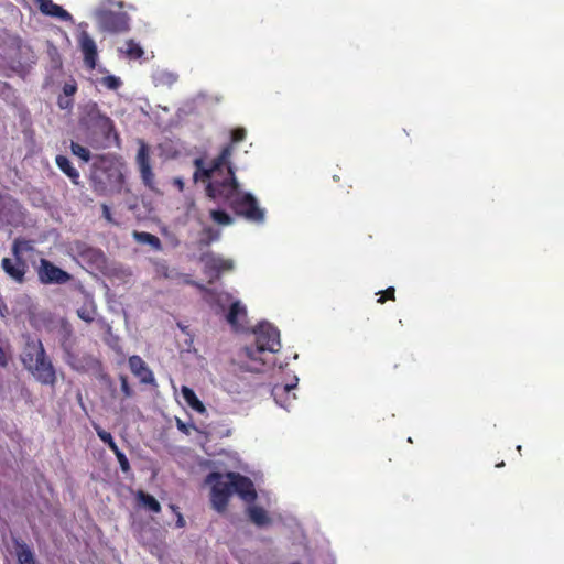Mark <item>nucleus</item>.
I'll return each instance as SVG.
<instances>
[{
    "label": "nucleus",
    "instance_id": "1",
    "mask_svg": "<svg viewBox=\"0 0 564 564\" xmlns=\"http://www.w3.org/2000/svg\"><path fill=\"white\" fill-rule=\"evenodd\" d=\"M206 194L213 200L228 204L237 216L243 217L248 221L256 224L264 221L265 212L259 206L256 197L239 189L234 167L228 166L227 174L223 180H216L206 186Z\"/></svg>",
    "mask_w": 564,
    "mask_h": 564
},
{
    "label": "nucleus",
    "instance_id": "2",
    "mask_svg": "<svg viewBox=\"0 0 564 564\" xmlns=\"http://www.w3.org/2000/svg\"><path fill=\"white\" fill-rule=\"evenodd\" d=\"M254 335V345L243 347L240 357L247 359V370L262 372L268 364L263 355L276 352L281 348L280 332L272 324L263 322L256 327Z\"/></svg>",
    "mask_w": 564,
    "mask_h": 564
},
{
    "label": "nucleus",
    "instance_id": "3",
    "mask_svg": "<svg viewBox=\"0 0 564 564\" xmlns=\"http://www.w3.org/2000/svg\"><path fill=\"white\" fill-rule=\"evenodd\" d=\"M128 10H135L133 4L123 0H99L93 11V18L97 29L102 33L120 34L130 30L131 18Z\"/></svg>",
    "mask_w": 564,
    "mask_h": 564
},
{
    "label": "nucleus",
    "instance_id": "4",
    "mask_svg": "<svg viewBox=\"0 0 564 564\" xmlns=\"http://www.w3.org/2000/svg\"><path fill=\"white\" fill-rule=\"evenodd\" d=\"M79 123L88 132L93 145L106 148L112 143L119 144L113 121L101 112L96 102L86 105Z\"/></svg>",
    "mask_w": 564,
    "mask_h": 564
},
{
    "label": "nucleus",
    "instance_id": "5",
    "mask_svg": "<svg viewBox=\"0 0 564 564\" xmlns=\"http://www.w3.org/2000/svg\"><path fill=\"white\" fill-rule=\"evenodd\" d=\"M21 360L40 383L51 387L56 384V370L40 339L29 338L26 340Z\"/></svg>",
    "mask_w": 564,
    "mask_h": 564
},
{
    "label": "nucleus",
    "instance_id": "6",
    "mask_svg": "<svg viewBox=\"0 0 564 564\" xmlns=\"http://www.w3.org/2000/svg\"><path fill=\"white\" fill-rule=\"evenodd\" d=\"M90 185L99 196L120 194L124 185V175L120 167L108 160L95 162L90 172Z\"/></svg>",
    "mask_w": 564,
    "mask_h": 564
},
{
    "label": "nucleus",
    "instance_id": "7",
    "mask_svg": "<svg viewBox=\"0 0 564 564\" xmlns=\"http://www.w3.org/2000/svg\"><path fill=\"white\" fill-rule=\"evenodd\" d=\"M232 155V145H225L219 155L215 158L209 167H206L204 164V160L198 158L195 159L194 165L196 167L194 172V181H208L207 186H209L216 180H223V177L227 174L228 166L232 167L230 162V156Z\"/></svg>",
    "mask_w": 564,
    "mask_h": 564
},
{
    "label": "nucleus",
    "instance_id": "8",
    "mask_svg": "<svg viewBox=\"0 0 564 564\" xmlns=\"http://www.w3.org/2000/svg\"><path fill=\"white\" fill-rule=\"evenodd\" d=\"M207 481L214 482L210 490L213 508L218 512H224L227 509L230 496L234 494L230 479L227 478V474L210 473Z\"/></svg>",
    "mask_w": 564,
    "mask_h": 564
},
{
    "label": "nucleus",
    "instance_id": "9",
    "mask_svg": "<svg viewBox=\"0 0 564 564\" xmlns=\"http://www.w3.org/2000/svg\"><path fill=\"white\" fill-rule=\"evenodd\" d=\"M36 274L40 283L44 285H62L68 283L73 279L72 274L45 258L40 259L39 265L36 267Z\"/></svg>",
    "mask_w": 564,
    "mask_h": 564
},
{
    "label": "nucleus",
    "instance_id": "10",
    "mask_svg": "<svg viewBox=\"0 0 564 564\" xmlns=\"http://www.w3.org/2000/svg\"><path fill=\"white\" fill-rule=\"evenodd\" d=\"M137 164L139 166L140 176L144 186L152 192H158L155 186V175L150 163L149 149L145 144H142L138 150Z\"/></svg>",
    "mask_w": 564,
    "mask_h": 564
},
{
    "label": "nucleus",
    "instance_id": "11",
    "mask_svg": "<svg viewBox=\"0 0 564 564\" xmlns=\"http://www.w3.org/2000/svg\"><path fill=\"white\" fill-rule=\"evenodd\" d=\"M227 478L230 479L232 491L238 494L241 499L247 502L256 500L257 492L250 478L232 471L227 473Z\"/></svg>",
    "mask_w": 564,
    "mask_h": 564
},
{
    "label": "nucleus",
    "instance_id": "12",
    "mask_svg": "<svg viewBox=\"0 0 564 564\" xmlns=\"http://www.w3.org/2000/svg\"><path fill=\"white\" fill-rule=\"evenodd\" d=\"M78 43L84 56L85 66L88 69H95L97 65L98 51L94 39L87 32H82Z\"/></svg>",
    "mask_w": 564,
    "mask_h": 564
},
{
    "label": "nucleus",
    "instance_id": "13",
    "mask_svg": "<svg viewBox=\"0 0 564 564\" xmlns=\"http://www.w3.org/2000/svg\"><path fill=\"white\" fill-rule=\"evenodd\" d=\"M1 268L13 281L17 283H23L25 281V273L28 271V264L24 258H3L1 261Z\"/></svg>",
    "mask_w": 564,
    "mask_h": 564
},
{
    "label": "nucleus",
    "instance_id": "14",
    "mask_svg": "<svg viewBox=\"0 0 564 564\" xmlns=\"http://www.w3.org/2000/svg\"><path fill=\"white\" fill-rule=\"evenodd\" d=\"M67 364L78 372L99 371L101 369V362L87 354L79 357L68 351Z\"/></svg>",
    "mask_w": 564,
    "mask_h": 564
},
{
    "label": "nucleus",
    "instance_id": "15",
    "mask_svg": "<svg viewBox=\"0 0 564 564\" xmlns=\"http://www.w3.org/2000/svg\"><path fill=\"white\" fill-rule=\"evenodd\" d=\"M129 367L131 372L140 379L142 383L149 384L154 382L152 370L147 366L145 361L138 355L129 358Z\"/></svg>",
    "mask_w": 564,
    "mask_h": 564
},
{
    "label": "nucleus",
    "instance_id": "16",
    "mask_svg": "<svg viewBox=\"0 0 564 564\" xmlns=\"http://www.w3.org/2000/svg\"><path fill=\"white\" fill-rule=\"evenodd\" d=\"M185 282L187 284L194 285L200 292L205 293L207 301H209L212 304L218 305L221 308H224L225 305L231 300V295L227 292H218L216 290L208 289L205 285L188 279Z\"/></svg>",
    "mask_w": 564,
    "mask_h": 564
},
{
    "label": "nucleus",
    "instance_id": "17",
    "mask_svg": "<svg viewBox=\"0 0 564 564\" xmlns=\"http://www.w3.org/2000/svg\"><path fill=\"white\" fill-rule=\"evenodd\" d=\"M37 4L40 11L45 15L58 18L62 21L72 20V14L52 0H40Z\"/></svg>",
    "mask_w": 564,
    "mask_h": 564
},
{
    "label": "nucleus",
    "instance_id": "18",
    "mask_svg": "<svg viewBox=\"0 0 564 564\" xmlns=\"http://www.w3.org/2000/svg\"><path fill=\"white\" fill-rule=\"evenodd\" d=\"M247 310L246 306L241 304L240 301H235L230 304L229 311L226 315L227 323L231 326V328L238 330L241 326L240 321L246 319Z\"/></svg>",
    "mask_w": 564,
    "mask_h": 564
},
{
    "label": "nucleus",
    "instance_id": "19",
    "mask_svg": "<svg viewBox=\"0 0 564 564\" xmlns=\"http://www.w3.org/2000/svg\"><path fill=\"white\" fill-rule=\"evenodd\" d=\"M55 162H56V165L58 166V169L69 177V180L72 181V183L74 185L79 184L80 175H79L78 171L73 166V164L70 163V161L68 160L67 156L57 155L55 159Z\"/></svg>",
    "mask_w": 564,
    "mask_h": 564
},
{
    "label": "nucleus",
    "instance_id": "20",
    "mask_svg": "<svg viewBox=\"0 0 564 564\" xmlns=\"http://www.w3.org/2000/svg\"><path fill=\"white\" fill-rule=\"evenodd\" d=\"M14 546L19 564H36L32 550L24 541L14 540Z\"/></svg>",
    "mask_w": 564,
    "mask_h": 564
},
{
    "label": "nucleus",
    "instance_id": "21",
    "mask_svg": "<svg viewBox=\"0 0 564 564\" xmlns=\"http://www.w3.org/2000/svg\"><path fill=\"white\" fill-rule=\"evenodd\" d=\"M11 250L14 258H23L25 253L35 251L34 242L32 240L18 237L13 240Z\"/></svg>",
    "mask_w": 564,
    "mask_h": 564
},
{
    "label": "nucleus",
    "instance_id": "22",
    "mask_svg": "<svg viewBox=\"0 0 564 564\" xmlns=\"http://www.w3.org/2000/svg\"><path fill=\"white\" fill-rule=\"evenodd\" d=\"M249 519L258 527H265L270 524L271 519L268 512L259 506H251L248 508Z\"/></svg>",
    "mask_w": 564,
    "mask_h": 564
},
{
    "label": "nucleus",
    "instance_id": "23",
    "mask_svg": "<svg viewBox=\"0 0 564 564\" xmlns=\"http://www.w3.org/2000/svg\"><path fill=\"white\" fill-rule=\"evenodd\" d=\"M134 240L139 243H145L152 247V249L160 251L162 250V242L159 237L145 231H137L132 232Z\"/></svg>",
    "mask_w": 564,
    "mask_h": 564
},
{
    "label": "nucleus",
    "instance_id": "24",
    "mask_svg": "<svg viewBox=\"0 0 564 564\" xmlns=\"http://www.w3.org/2000/svg\"><path fill=\"white\" fill-rule=\"evenodd\" d=\"M182 395L185 402L196 412L204 413L206 411L203 402L197 398L193 389L188 387H182Z\"/></svg>",
    "mask_w": 564,
    "mask_h": 564
},
{
    "label": "nucleus",
    "instance_id": "25",
    "mask_svg": "<svg viewBox=\"0 0 564 564\" xmlns=\"http://www.w3.org/2000/svg\"><path fill=\"white\" fill-rule=\"evenodd\" d=\"M138 501L147 509L154 513H159L161 511L160 502L150 494L139 490L137 494Z\"/></svg>",
    "mask_w": 564,
    "mask_h": 564
},
{
    "label": "nucleus",
    "instance_id": "26",
    "mask_svg": "<svg viewBox=\"0 0 564 564\" xmlns=\"http://www.w3.org/2000/svg\"><path fill=\"white\" fill-rule=\"evenodd\" d=\"M209 268H206L207 272H215V278H218L223 272L230 271L232 269V262L221 258H213L209 262Z\"/></svg>",
    "mask_w": 564,
    "mask_h": 564
},
{
    "label": "nucleus",
    "instance_id": "27",
    "mask_svg": "<svg viewBox=\"0 0 564 564\" xmlns=\"http://www.w3.org/2000/svg\"><path fill=\"white\" fill-rule=\"evenodd\" d=\"M220 238V231L210 226H206L200 231L199 243L202 246H209L212 242Z\"/></svg>",
    "mask_w": 564,
    "mask_h": 564
},
{
    "label": "nucleus",
    "instance_id": "28",
    "mask_svg": "<svg viewBox=\"0 0 564 564\" xmlns=\"http://www.w3.org/2000/svg\"><path fill=\"white\" fill-rule=\"evenodd\" d=\"M124 53H126L127 57H129L130 59H139L144 54L141 45L139 43H137L134 40H128L126 42Z\"/></svg>",
    "mask_w": 564,
    "mask_h": 564
},
{
    "label": "nucleus",
    "instance_id": "29",
    "mask_svg": "<svg viewBox=\"0 0 564 564\" xmlns=\"http://www.w3.org/2000/svg\"><path fill=\"white\" fill-rule=\"evenodd\" d=\"M209 215L213 221L221 226H229L234 223V218L221 209H212Z\"/></svg>",
    "mask_w": 564,
    "mask_h": 564
},
{
    "label": "nucleus",
    "instance_id": "30",
    "mask_svg": "<svg viewBox=\"0 0 564 564\" xmlns=\"http://www.w3.org/2000/svg\"><path fill=\"white\" fill-rule=\"evenodd\" d=\"M72 153L78 158H80L84 162H88L90 160V152L87 148L80 145L77 142L70 143Z\"/></svg>",
    "mask_w": 564,
    "mask_h": 564
},
{
    "label": "nucleus",
    "instance_id": "31",
    "mask_svg": "<svg viewBox=\"0 0 564 564\" xmlns=\"http://www.w3.org/2000/svg\"><path fill=\"white\" fill-rule=\"evenodd\" d=\"M100 82L105 87H107L110 90H117L122 85L120 78L113 75L105 76L101 78Z\"/></svg>",
    "mask_w": 564,
    "mask_h": 564
},
{
    "label": "nucleus",
    "instance_id": "32",
    "mask_svg": "<svg viewBox=\"0 0 564 564\" xmlns=\"http://www.w3.org/2000/svg\"><path fill=\"white\" fill-rule=\"evenodd\" d=\"M95 310L88 307L77 310L78 317L86 323H91L95 319Z\"/></svg>",
    "mask_w": 564,
    "mask_h": 564
},
{
    "label": "nucleus",
    "instance_id": "33",
    "mask_svg": "<svg viewBox=\"0 0 564 564\" xmlns=\"http://www.w3.org/2000/svg\"><path fill=\"white\" fill-rule=\"evenodd\" d=\"M378 294H380L379 299L377 300L378 303L380 304H383L387 300H392L394 301V294H395V290L393 286H389L388 289H386L384 291L382 292H379Z\"/></svg>",
    "mask_w": 564,
    "mask_h": 564
},
{
    "label": "nucleus",
    "instance_id": "34",
    "mask_svg": "<svg viewBox=\"0 0 564 564\" xmlns=\"http://www.w3.org/2000/svg\"><path fill=\"white\" fill-rule=\"evenodd\" d=\"M95 427V431L98 435V437L105 443V444H110L113 440L111 433L105 431L104 429H101L99 425H94Z\"/></svg>",
    "mask_w": 564,
    "mask_h": 564
},
{
    "label": "nucleus",
    "instance_id": "35",
    "mask_svg": "<svg viewBox=\"0 0 564 564\" xmlns=\"http://www.w3.org/2000/svg\"><path fill=\"white\" fill-rule=\"evenodd\" d=\"M57 105L63 110H69L73 108L74 101L70 97L61 95L57 98Z\"/></svg>",
    "mask_w": 564,
    "mask_h": 564
},
{
    "label": "nucleus",
    "instance_id": "36",
    "mask_svg": "<svg viewBox=\"0 0 564 564\" xmlns=\"http://www.w3.org/2000/svg\"><path fill=\"white\" fill-rule=\"evenodd\" d=\"M246 130L243 128H236L231 131V145L234 147V143H238L246 138Z\"/></svg>",
    "mask_w": 564,
    "mask_h": 564
},
{
    "label": "nucleus",
    "instance_id": "37",
    "mask_svg": "<svg viewBox=\"0 0 564 564\" xmlns=\"http://www.w3.org/2000/svg\"><path fill=\"white\" fill-rule=\"evenodd\" d=\"M62 89L64 96L72 97L77 91V84L74 79H72L70 82L65 83Z\"/></svg>",
    "mask_w": 564,
    "mask_h": 564
},
{
    "label": "nucleus",
    "instance_id": "38",
    "mask_svg": "<svg viewBox=\"0 0 564 564\" xmlns=\"http://www.w3.org/2000/svg\"><path fill=\"white\" fill-rule=\"evenodd\" d=\"M117 459H118V463L120 465V469L122 470V473L128 474L131 471L130 463H129L127 456L124 455V453H122L121 455L118 454Z\"/></svg>",
    "mask_w": 564,
    "mask_h": 564
},
{
    "label": "nucleus",
    "instance_id": "39",
    "mask_svg": "<svg viewBox=\"0 0 564 564\" xmlns=\"http://www.w3.org/2000/svg\"><path fill=\"white\" fill-rule=\"evenodd\" d=\"M121 391L124 393L127 398L131 397L133 391L129 386L128 379L126 376H120Z\"/></svg>",
    "mask_w": 564,
    "mask_h": 564
},
{
    "label": "nucleus",
    "instance_id": "40",
    "mask_svg": "<svg viewBox=\"0 0 564 564\" xmlns=\"http://www.w3.org/2000/svg\"><path fill=\"white\" fill-rule=\"evenodd\" d=\"M293 389V386L286 384L283 387H274L273 388V395L276 399L280 393H289Z\"/></svg>",
    "mask_w": 564,
    "mask_h": 564
},
{
    "label": "nucleus",
    "instance_id": "41",
    "mask_svg": "<svg viewBox=\"0 0 564 564\" xmlns=\"http://www.w3.org/2000/svg\"><path fill=\"white\" fill-rule=\"evenodd\" d=\"M101 210H102V216L104 218L109 221V223H112L113 219H112V215H111V212H110V208L107 204H102L101 205Z\"/></svg>",
    "mask_w": 564,
    "mask_h": 564
},
{
    "label": "nucleus",
    "instance_id": "42",
    "mask_svg": "<svg viewBox=\"0 0 564 564\" xmlns=\"http://www.w3.org/2000/svg\"><path fill=\"white\" fill-rule=\"evenodd\" d=\"M185 524H186V522H185V519H184L183 514L180 511H177V514H176V527L177 528H184Z\"/></svg>",
    "mask_w": 564,
    "mask_h": 564
},
{
    "label": "nucleus",
    "instance_id": "43",
    "mask_svg": "<svg viewBox=\"0 0 564 564\" xmlns=\"http://www.w3.org/2000/svg\"><path fill=\"white\" fill-rule=\"evenodd\" d=\"M9 314L7 304L0 299V316L6 317Z\"/></svg>",
    "mask_w": 564,
    "mask_h": 564
},
{
    "label": "nucleus",
    "instance_id": "44",
    "mask_svg": "<svg viewBox=\"0 0 564 564\" xmlns=\"http://www.w3.org/2000/svg\"><path fill=\"white\" fill-rule=\"evenodd\" d=\"M108 447L113 452V454L116 455V457H118V454L121 455L123 452H121L118 447V445L116 444L115 441H112L110 444H108Z\"/></svg>",
    "mask_w": 564,
    "mask_h": 564
},
{
    "label": "nucleus",
    "instance_id": "45",
    "mask_svg": "<svg viewBox=\"0 0 564 564\" xmlns=\"http://www.w3.org/2000/svg\"><path fill=\"white\" fill-rule=\"evenodd\" d=\"M108 447L113 452V454L116 455V457H118V454L121 455L123 452H121L118 447V445L116 444L115 441H112L110 444H108Z\"/></svg>",
    "mask_w": 564,
    "mask_h": 564
},
{
    "label": "nucleus",
    "instance_id": "46",
    "mask_svg": "<svg viewBox=\"0 0 564 564\" xmlns=\"http://www.w3.org/2000/svg\"><path fill=\"white\" fill-rule=\"evenodd\" d=\"M173 184H174L175 186H177V188H178L180 191H183V188H184V182H183V180H182V178H180V177H175V178L173 180Z\"/></svg>",
    "mask_w": 564,
    "mask_h": 564
},
{
    "label": "nucleus",
    "instance_id": "47",
    "mask_svg": "<svg viewBox=\"0 0 564 564\" xmlns=\"http://www.w3.org/2000/svg\"><path fill=\"white\" fill-rule=\"evenodd\" d=\"M0 365L6 366L7 365V358L4 350L0 347Z\"/></svg>",
    "mask_w": 564,
    "mask_h": 564
},
{
    "label": "nucleus",
    "instance_id": "48",
    "mask_svg": "<svg viewBox=\"0 0 564 564\" xmlns=\"http://www.w3.org/2000/svg\"><path fill=\"white\" fill-rule=\"evenodd\" d=\"M177 427L180 431L186 432V426L182 421H177Z\"/></svg>",
    "mask_w": 564,
    "mask_h": 564
},
{
    "label": "nucleus",
    "instance_id": "49",
    "mask_svg": "<svg viewBox=\"0 0 564 564\" xmlns=\"http://www.w3.org/2000/svg\"><path fill=\"white\" fill-rule=\"evenodd\" d=\"M170 508H171L172 512L175 513V516L177 514V511H180V508L175 505H170Z\"/></svg>",
    "mask_w": 564,
    "mask_h": 564
},
{
    "label": "nucleus",
    "instance_id": "50",
    "mask_svg": "<svg viewBox=\"0 0 564 564\" xmlns=\"http://www.w3.org/2000/svg\"><path fill=\"white\" fill-rule=\"evenodd\" d=\"M496 466H497V467H502V466H505V463H503V462H501V463L497 464Z\"/></svg>",
    "mask_w": 564,
    "mask_h": 564
},
{
    "label": "nucleus",
    "instance_id": "51",
    "mask_svg": "<svg viewBox=\"0 0 564 564\" xmlns=\"http://www.w3.org/2000/svg\"><path fill=\"white\" fill-rule=\"evenodd\" d=\"M3 225V223L0 220V227Z\"/></svg>",
    "mask_w": 564,
    "mask_h": 564
},
{
    "label": "nucleus",
    "instance_id": "52",
    "mask_svg": "<svg viewBox=\"0 0 564 564\" xmlns=\"http://www.w3.org/2000/svg\"><path fill=\"white\" fill-rule=\"evenodd\" d=\"M40 0H35V2L37 3Z\"/></svg>",
    "mask_w": 564,
    "mask_h": 564
},
{
    "label": "nucleus",
    "instance_id": "53",
    "mask_svg": "<svg viewBox=\"0 0 564 564\" xmlns=\"http://www.w3.org/2000/svg\"><path fill=\"white\" fill-rule=\"evenodd\" d=\"M292 564H300V563H292Z\"/></svg>",
    "mask_w": 564,
    "mask_h": 564
}]
</instances>
